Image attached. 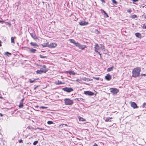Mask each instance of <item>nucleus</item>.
Returning <instances> with one entry per match:
<instances>
[{"mask_svg":"<svg viewBox=\"0 0 146 146\" xmlns=\"http://www.w3.org/2000/svg\"><path fill=\"white\" fill-rule=\"evenodd\" d=\"M141 70V68L139 67L134 68L132 72V76L135 78L138 77L140 75Z\"/></svg>","mask_w":146,"mask_h":146,"instance_id":"f257e3e1","label":"nucleus"},{"mask_svg":"<svg viewBox=\"0 0 146 146\" xmlns=\"http://www.w3.org/2000/svg\"><path fill=\"white\" fill-rule=\"evenodd\" d=\"M65 104L68 105H72L73 104V102L69 98H66L64 100Z\"/></svg>","mask_w":146,"mask_h":146,"instance_id":"f03ea898","label":"nucleus"},{"mask_svg":"<svg viewBox=\"0 0 146 146\" xmlns=\"http://www.w3.org/2000/svg\"><path fill=\"white\" fill-rule=\"evenodd\" d=\"M75 46L78 47L79 49L82 50H83L86 48V45H81L78 42H77V43H76Z\"/></svg>","mask_w":146,"mask_h":146,"instance_id":"7ed1b4c3","label":"nucleus"},{"mask_svg":"<svg viewBox=\"0 0 146 146\" xmlns=\"http://www.w3.org/2000/svg\"><path fill=\"white\" fill-rule=\"evenodd\" d=\"M62 90L66 92L69 93L74 91V90L71 88L66 87L63 88Z\"/></svg>","mask_w":146,"mask_h":146,"instance_id":"20e7f679","label":"nucleus"},{"mask_svg":"<svg viewBox=\"0 0 146 146\" xmlns=\"http://www.w3.org/2000/svg\"><path fill=\"white\" fill-rule=\"evenodd\" d=\"M110 90V92L114 94H116L119 92V90L116 88H111Z\"/></svg>","mask_w":146,"mask_h":146,"instance_id":"39448f33","label":"nucleus"},{"mask_svg":"<svg viewBox=\"0 0 146 146\" xmlns=\"http://www.w3.org/2000/svg\"><path fill=\"white\" fill-rule=\"evenodd\" d=\"M48 69H45L41 70V69L40 70H38L36 71V73L37 74H41L42 73H46L48 71Z\"/></svg>","mask_w":146,"mask_h":146,"instance_id":"423d86ee","label":"nucleus"},{"mask_svg":"<svg viewBox=\"0 0 146 146\" xmlns=\"http://www.w3.org/2000/svg\"><path fill=\"white\" fill-rule=\"evenodd\" d=\"M131 106L134 109L138 108V107L137 106L136 103L134 102H130Z\"/></svg>","mask_w":146,"mask_h":146,"instance_id":"0eeeda50","label":"nucleus"},{"mask_svg":"<svg viewBox=\"0 0 146 146\" xmlns=\"http://www.w3.org/2000/svg\"><path fill=\"white\" fill-rule=\"evenodd\" d=\"M57 45L56 43H51L48 45V47L50 48H53L55 47Z\"/></svg>","mask_w":146,"mask_h":146,"instance_id":"6e6552de","label":"nucleus"},{"mask_svg":"<svg viewBox=\"0 0 146 146\" xmlns=\"http://www.w3.org/2000/svg\"><path fill=\"white\" fill-rule=\"evenodd\" d=\"M84 94L86 95L90 96H93L94 95V93L89 91H84Z\"/></svg>","mask_w":146,"mask_h":146,"instance_id":"1a4fd4ad","label":"nucleus"},{"mask_svg":"<svg viewBox=\"0 0 146 146\" xmlns=\"http://www.w3.org/2000/svg\"><path fill=\"white\" fill-rule=\"evenodd\" d=\"M88 22H86L85 21H82L79 23V24L81 26H85L88 24Z\"/></svg>","mask_w":146,"mask_h":146,"instance_id":"9d476101","label":"nucleus"},{"mask_svg":"<svg viewBox=\"0 0 146 146\" xmlns=\"http://www.w3.org/2000/svg\"><path fill=\"white\" fill-rule=\"evenodd\" d=\"M100 48L99 46L98 45L97 43H95V45L94 47V50L95 51H97Z\"/></svg>","mask_w":146,"mask_h":146,"instance_id":"9b49d317","label":"nucleus"},{"mask_svg":"<svg viewBox=\"0 0 146 146\" xmlns=\"http://www.w3.org/2000/svg\"><path fill=\"white\" fill-rule=\"evenodd\" d=\"M135 35L136 37L139 38H142L141 34L139 33H135Z\"/></svg>","mask_w":146,"mask_h":146,"instance_id":"f8f14e48","label":"nucleus"},{"mask_svg":"<svg viewBox=\"0 0 146 146\" xmlns=\"http://www.w3.org/2000/svg\"><path fill=\"white\" fill-rule=\"evenodd\" d=\"M111 78V76L109 74H108L105 76V79L108 81H110Z\"/></svg>","mask_w":146,"mask_h":146,"instance_id":"ddd939ff","label":"nucleus"},{"mask_svg":"<svg viewBox=\"0 0 146 146\" xmlns=\"http://www.w3.org/2000/svg\"><path fill=\"white\" fill-rule=\"evenodd\" d=\"M82 80L84 81H86V82H89L92 80L91 79H90L88 78H87L85 77H83L82 78Z\"/></svg>","mask_w":146,"mask_h":146,"instance_id":"4468645a","label":"nucleus"},{"mask_svg":"<svg viewBox=\"0 0 146 146\" xmlns=\"http://www.w3.org/2000/svg\"><path fill=\"white\" fill-rule=\"evenodd\" d=\"M30 35L33 38L35 39L36 38V35L34 33V31H33V32L31 33H30Z\"/></svg>","mask_w":146,"mask_h":146,"instance_id":"2eb2a0df","label":"nucleus"},{"mask_svg":"<svg viewBox=\"0 0 146 146\" xmlns=\"http://www.w3.org/2000/svg\"><path fill=\"white\" fill-rule=\"evenodd\" d=\"M67 72L69 73L70 74H72V75H75V73L74 71L72 70H69Z\"/></svg>","mask_w":146,"mask_h":146,"instance_id":"dca6fc26","label":"nucleus"},{"mask_svg":"<svg viewBox=\"0 0 146 146\" xmlns=\"http://www.w3.org/2000/svg\"><path fill=\"white\" fill-rule=\"evenodd\" d=\"M69 41L70 42L73 43L75 46L76 45V43H77V42H76L74 39H70L69 40Z\"/></svg>","mask_w":146,"mask_h":146,"instance_id":"f3484780","label":"nucleus"},{"mask_svg":"<svg viewBox=\"0 0 146 146\" xmlns=\"http://www.w3.org/2000/svg\"><path fill=\"white\" fill-rule=\"evenodd\" d=\"M30 49V48H29ZM36 51V50L35 49H33V48H30V52L32 53H35Z\"/></svg>","mask_w":146,"mask_h":146,"instance_id":"a211bd4d","label":"nucleus"},{"mask_svg":"<svg viewBox=\"0 0 146 146\" xmlns=\"http://www.w3.org/2000/svg\"><path fill=\"white\" fill-rule=\"evenodd\" d=\"M112 119V117H107L106 118V119L105 120V121L106 122H108V121H110V122H111V120H110V119Z\"/></svg>","mask_w":146,"mask_h":146,"instance_id":"6ab92c4d","label":"nucleus"},{"mask_svg":"<svg viewBox=\"0 0 146 146\" xmlns=\"http://www.w3.org/2000/svg\"><path fill=\"white\" fill-rule=\"evenodd\" d=\"M48 42H47L46 43H44L43 44H42L41 45L43 47H48Z\"/></svg>","mask_w":146,"mask_h":146,"instance_id":"aec40b11","label":"nucleus"},{"mask_svg":"<svg viewBox=\"0 0 146 146\" xmlns=\"http://www.w3.org/2000/svg\"><path fill=\"white\" fill-rule=\"evenodd\" d=\"M30 44L32 46H38V45H37V44L36 43H35V42H31L30 43Z\"/></svg>","mask_w":146,"mask_h":146,"instance_id":"412c9836","label":"nucleus"},{"mask_svg":"<svg viewBox=\"0 0 146 146\" xmlns=\"http://www.w3.org/2000/svg\"><path fill=\"white\" fill-rule=\"evenodd\" d=\"M15 37H12L11 38V42L12 43H15L14 39L15 38Z\"/></svg>","mask_w":146,"mask_h":146,"instance_id":"4be33fe9","label":"nucleus"},{"mask_svg":"<svg viewBox=\"0 0 146 146\" xmlns=\"http://www.w3.org/2000/svg\"><path fill=\"white\" fill-rule=\"evenodd\" d=\"M131 17L132 19H135L137 18V16L135 15H133L131 16Z\"/></svg>","mask_w":146,"mask_h":146,"instance_id":"5701e85b","label":"nucleus"},{"mask_svg":"<svg viewBox=\"0 0 146 146\" xmlns=\"http://www.w3.org/2000/svg\"><path fill=\"white\" fill-rule=\"evenodd\" d=\"M113 68V66L111 67L108 68L107 69V71H111L112 70Z\"/></svg>","mask_w":146,"mask_h":146,"instance_id":"b1692460","label":"nucleus"},{"mask_svg":"<svg viewBox=\"0 0 146 146\" xmlns=\"http://www.w3.org/2000/svg\"><path fill=\"white\" fill-rule=\"evenodd\" d=\"M39 56H40V57L42 58H47V56H42L41 54H40Z\"/></svg>","mask_w":146,"mask_h":146,"instance_id":"393cba45","label":"nucleus"},{"mask_svg":"<svg viewBox=\"0 0 146 146\" xmlns=\"http://www.w3.org/2000/svg\"><path fill=\"white\" fill-rule=\"evenodd\" d=\"M112 2L115 5H117L118 3L115 0H112Z\"/></svg>","mask_w":146,"mask_h":146,"instance_id":"a878e982","label":"nucleus"},{"mask_svg":"<svg viewBox=\"0 0 146 146\" xmlns=\"http://www.w3.org/2000/svg\"><path fill=\"white\" fill-rule=\"evenodd\" d=\"M62 84H63L62 82L60 81H58L56 82V84L57 85H60Z\"/></svg>","mask_w":146,"mask_h":146,"instance_id":"bb28decb","label":"nucleus"},{"mask_svg":"<svg viewBox=\"0 0 146 146\" xmlns=\"http://www.w3.org/2000/svg\"><path fill=\"white\" fill-rule=\"evenodd\" d=\"M47 123L48 124H49V125L53 123V121H47Z\"/></svg>","mask_w":146,"mask_h":146,"instance_id":"cd10ccee","label":"nucleus"},{"mask_svg":"<svg viewBox=\"0 0 146 146\" xmlns=\"http://www.w3.org/2000/svg\"><path fill=\"white\" fill-rule=\"evenodd\" d=\"M100 46L101 47L100 48H101V49L102 50H104V49H105V47L102 44H100Z\"/></svg>","mask_w":146,"mask_h":146,"instance_id":"c85d7f7f","label":"nucleus"},{"mask_svg":"<svg viewBox=\"0 0 146 146\" xmlns=\"http://www.w3.org/2000/svg\"><path fill=\"white\" fill-rule=\"evenodd\" d=\"M36 80V79H34L33 80H32L31 79H29V81L30 83H32L34 82Z\"/></svg>","mask_w":146,"mask_h":146,"instance_id":"c756f323","label":"nucleus"},{"mask_svg":"<svg viewBox=\"0 0 146 146\" xmlns=\"http://www.w3.org/2000/svg\"><path fill=\"white\" fill-rule=\"evenodd\" d=\"M38 141H36L34 142L33 143V145H36L38 143Z\"/></svg>","mask_w":146,"mask_h":146,"instance_id":"7c9ffc66","label":"nucleus"},{"mask_svg":"<svg viewBox=\"0 0 146 146\" xmlns=\"http://www.w3.org/2000/svg\"><path fill=\"white\" fill-rule=\"evenodd\" d=\"M79 119L80 121H84V119L82 117H80L79 118Z\"/></svg>","mask_w":146,"mask_h":146,"instance_id":"2f4dec72","label":"nucleus"},{"mask_svg":"<svg viewBox=\"0 0 146 146\" xmlns=\"http://www.w3.org/2000/svg\"><path fill=\"white\" fill-rule=\"evenodd\" d=\"M19 106L20 108H22L23 106V104L20 103Z\"/></svg>","mask_w":146,"mask_h":146,"instance_id":"473e14b6","label":"nucleus"},{"mask_svg":"<svg viewBox=\"0 0 146 146\" xmlns=\"http://www.w3.org/2000/svg\"><path fill=\"white\" fill-rule=\"evenodd\" d=\"M8 54L11 55V53L7 52L5 53V55L8 56Z\"/></svg>","mask_w":146,"mask_h":146,"instance_id":"72a5a7b5","label":"nucleus"},{"mask_svg":"<svg viewBox=\"0 0 146 146\" xmlns=\"http://www.w3.org/2000/svg\"><path fill=\"white\" fill-rule=\"evenodd\" d=\"M42 68H44L45 69H47L46 68V66L45 65H43V66H42V68L41 69L42 70Z\"/></svg>","mask_w":146,"mask_h":146,"instance_id":"f704fd0d","label":"nucleus"},{"mask_svg":"<svg viewBox=\"0 0 146 146\" xmlns=\"http://www.w3.org/2000/svg\"><path fill=\"white\" fill-rule=\"evenodd\" d=\"M93 78L96 80H99V79H100V78L99 77H93Z\"/></svg>","mask_w":146,"mask_h":146,"instance_id":"c9c22d12","label":"nucleus"},{"mask_svg":"<svg viewBox=\"0 0 146 146\" xmlns=\"http://www.w3.org/2000/svg\"><path fill=\"white\" fill-rule=\"evenodd\" d=\"M146 103L145 102H144L143 103V105H142V107L143 108H144L146 106Z\"/></svg>","mask_w":146,"mask_h":146,"instance_id":"e433bc0d","label":"nucleus"},{"mask_svg":"<svg viewBox=\"0 0 146 146\" xmlns=\"http://www.w3.org/2000/svg\"><path fill=\"white\" fill-rule=\"evenodd\" d=\"M40 108L42 109H46L47 108V107L44 106H42L40 107Z\"/></svg>","mask_w":146,"mask_h":146,"instance_id":"4c0bfd02","label":"nucleus"},{"mask_svg":"<svg viewBox=\"0 0 146 146\" xmlns=\"http://www.w3.org/2000/svg\"><path fill=\"white\" fill-rule=\"evenodd\" d=\"M5 24H6V25H9V26H10L11 25V24L10 23L7 22H5Z\"/></svg>","mask_w":146,"mask_h":146,"instance_id":"58836bf2","label":"nucleus"},{"mask_svg":"<svg viewBox=\"0 0 146 146\" xmlns=\"http://www.w3.org/2000/svg\"><path fill=\"white\" fill-rule=\"evenodd\" d=\"M127 11L129 13H131L132 12V10L131 9H127Z\"/></svg>","mask_w":146,"mask_h":146,"instance_id":"ea45409f","label":"nucleus"},{"mask_svg":"<svg viewBox=\"0 0 146 146\" xmlns=\"http://www.w3.org/2000/svg\"><path fill=\"white\" fill-rule=\"evenodd\" d=\"M79 99V101H82L83 100H84V99L81 98H78Z\"/></svg>","mask_w":146,"mask_h":146,"instance_id":"a19ab883","label":"nucleus"},{"mask_svg":"<svg viewBox=\"0 0 146 146\" xmlns=\"http://www.w3.org/2000/svg\"><path fill=\"white\" fill-rule=\"evenodd\" d=\"M101 11L103 13H106V12L103 9H101Z\"/></svg>","mask_w":146,"mask_h":146,"instance_id":"79ce46f5","label":"nucleus"},{"mask_svg":"<svg viewBox=\"0 0 146 146\" xmlns=\"http://www.w3.org/2000/svg\"><path fill=\"white\" fill-rule=\"evenodd\" d=\"M143 29H146V26L145 25H144L142 27Z\"/></svg>","mask_w":146,"mask_h":146,"instance_id":"37998d69","label":"nucleus"},{"mask_svg":"<svg viewBox=\"0 0 146 146\" xmlns=\"http://www.w3.org/2000/svg\"><path fill=\"white\" fill-rule=\"evenodd\" d=\"M19 143H23V141L22 139H21L19 140Z\"/></svg>","mask_w":146,"mask_h":146,"instance_id":"c03bdc74","label":"nucleus"},{"mask_svg":"<svg viewBox=\"0 0 146 146\" xmlns=\"http://www.w3.org/2000/svg\"><path fill=\"white\" fill-rule=\"evenodd\" d=\"M39 86H36L34 88V90H35L36 89V88H38Z\"/></svg>","mask_w":146,"mask_h":146,"instance_id":"a18cd8bd","label":"nucleus"},{"mask_svg":"<svg viewBox=\"0 0 146 146\" xmlns=\"http://www.w3.org/2000/svg\"><path fill=\"white\" fill-rule=\"evenodd\" d=\"M146 76V75L145 74H141V76Z\"/></svg>","mask_w":146,"mask_h":146,"instance_id":"49530a36","label":"nucleus"},{"mask_svg":"<svg viewBox=\"0 0 146 146\" xmlns=\"http://www.w3.org/2000/svg\"><path fill=\"white\" fill-rule=\"evenodd\" d=\"M139 1V0H133V2H135L137 1Z\"/></svg>","mask_w":146,"mask_h":146,"instance_id":"de8ad7c7","label":"nucleus"},{"mask_svg":"<svg viewBox=\"0 0 146 146\" xmlns=\"http://www.w3.org/2000/svg\"><path fill=\"white\" fill-rule=\"evenodd\" d=\"M102 2V3H105V1L104 0H100Z\"/></svg>","mask_w":146,"mask_h":146,"instance_id":"09e8293b","label":"nucleus"},{"mask_svg":"<svg viewBox=\"0 0 146 146\" xmlns=\"http://www.w3.org/2000/svg\"><path fill=\"white\" fill-rule=\"evenodd\" d=\"M95 52H97L99 54L100 53V52H99L98 50L95 51Z\"/></svg>","mask_w":146,"mask_h":146,"instance_id":"8fccbe9b","label":"nucleus"},{"mask_svg":"<svg viewBox=\"0 0 146 146\" xmlns=\"http://www.w3.org/2000/svg\"><path fill=\"white\" fill-rule=\"evenodd\" d=\"M75 100L76 101H79L78 98H76L75 99Z\"/></svg>","mask_w":146,"mask_h":146,"instance_id":"3c124183","label":"nucleus"},{"mask_svg":"<svg viewBox=\"0 0 146 146\" xmlns=\"http://www.w3.org/2000/svg\"><path fill=\"white\" fill-rule=\"evenodd\" d=\"M23 101H22L21 100V101H20V103H21V104H23Z\"/></svg>","mask_w":146,"mask_h":146,"instance_id":"603ef678","label":"nucleus"},{"mask_svg":"<svg viewBox=\"0 0 146 146\" xmlns=\"http://www.w3.org/2000/svg\"><path fill=\"white\" fill-rule=\"evenodd\" d=\"M23 101H22L21 100V101H20V103H21V104H23Z\"/></svg>","mask_w":146,"mask_h":146,"instance_id":"864d4df0","label":"nucleus"},{"mask_svg":"<svg viewBox=\"0 0 146 146\" xmlns=\"http://www.w3.org/2000/svg\"><path fill=\"white\" fill-rule=\"evenodd\" d=\"M1 43V40H0V46H1V45H2Z\"/></svg>","mask_w":146,"mask_h":146,"instance_id":"5fc2aeb1","label":"nucleus"},{"mask_svg":"<svg viewBox=\"0 0 146 146\" xmlns=\"http://www.w3.org/2000/svg\"><path fill=\"white\" fill-rule=\"evenodd\" d=\"M1 22H5V21H0V23Z\"/></svg>","mask_w":146,"mask_h":146,"instance_id":"6e6d98bb","label":"nucleus"},{"mask_svg":"<svg viewBox=\"0 0 146 146\" xmlns=\"http://www.w3.org/2000/svg\"><path fill=\"white\" fill-rule=\"evenodd\" d=\"M99 55L100 56V58H101L102 57L101 56V54L100 53L99 54Z\"/></svg>","mask_w":146,"mask_h":146,"instance_id":"4d7b16f0","label":"nucleus"},{"mask_svg":"<svg viewBox=\"0 0 146 146\" xmlns=\"http://www.w3.org/2000/svg\"><path fill=\"white\" fill-rule=\"evenodd\" d=\"M144 17L145 19H146V15H145Z\"/></svg>","mask_w":146,"mask_h":146,"instance_id":"13d9d810","label":"nucleus"},{"mask_svg":"<svg viewBox=\"0 0 146 146\" xmlns=\"http://www.w3.org/2000/svg\"><path fill=\"white\" fill-rule=\"evenodd\" d=\"M38 129H40V130H43V129L42 128H38Z\"/></svg>","mask_w":146,"mask_h":146,"instance_id":"bf43d9fd","label":"nucleus"},{"mask_svg":"<svg viewBox=\"0 0 146 146\" xmlns=\"http://www.w3.org/2000/svg\"><path fill=\"white\" fill-rule=\"evenodd\" d=\"M15 20L14 19H13L12 20V21L15 22Z\"/></svg>","mask_w":146,"mask_h":146,"instance_id":"052dcab7","label":"nucleus"},{"mask_svg":"<svg viewBox=\"0 0 146 146\" xmlns=\"http://www.w3.org/2000/svg\"><path fill=\"white\" fill-rule=\"evenodd\" d=\"M27 128L29 129H31V127H28Z\"/></svg>","mask_w":146,"mask_h":146,"instance_id":"680f3d73","label":"nucleus"},{"mask_svg":"<svg viewBox=\"0 0 146 146\" xmlns=\"http://www.w3.org/2000/svg\"><path fill=\"white\" fill-rule=\"evenodd\" d=\"M24 98H23L21 100L22 101H23L24 100Z\"/></svg>","mask_w":146,"mask_h":146,"instance_id":"e2e57ef3","label":"nucleus"},{"mask_svg":"<svg viewBox=\"0 0 146 146\" xmlns=\"http://www.w3.org/2000/svg\"><path fill=\"white\" fill-rule=\"evenodd\" d=\"M106 15V16L107 17H108V16L107 13V15Z\"/></svg>","mask_w":146,"mask_h":146,"instance_id":"0e129e2a","label":"nucleus"},{"mask_svg":"<svg viewBox=\"0 0 146 146\" xmlns=\"http://www.w3.org/2000/svg\"><path fill=\"white\" fill-rule=\"evenodd\" d=\"M0 98H1V99H2L3 98V97H2L1 96H0Z\"/></svg>","mask_w":146,"mask_h":146,"instance_id":"69168bd1","label":"nucleus"},{"mask_svg":"<svg viewBox=\"0 0 146 146\" xmlns=\"http://www.w3.org/2000/svg\"><path fill=\"white\" fill-rule=\"evenodd\" d=\"M0 115H1V116H2V114L0 113Z\"/></svg>","mask_w":146,"mask_h":146,"instance_id":"338daca9","label":"nucleus"},{"mask_svg":"<svg viewBox=\"0 0 146 146\" xmlns=\"http://www.w3.org/2000/svg\"><path fill=\"white\" fill-rule=\"evenodd\" d=\"M104 15H107V13H104Z\"/></svg>","mask_w":146,"mask_h":146,"instance_id":"774afa93","label":"nucleus"}]
</instances>
